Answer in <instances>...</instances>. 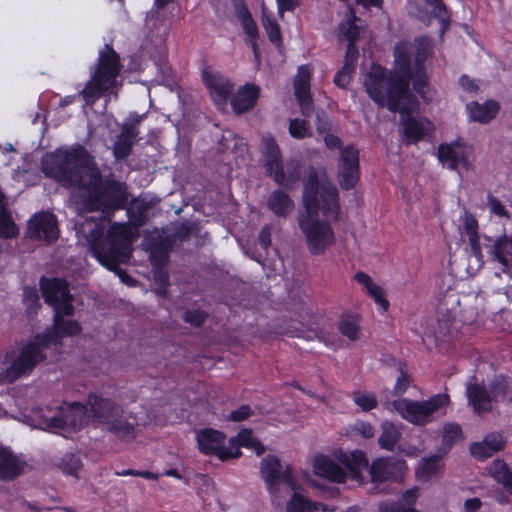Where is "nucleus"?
<instances>
[{
  "label": "nucleus",
  "mask_w": 512,
  "mask_h": 512,
  "mask_svg": "<svg viewBox=\"0 0 512 512\" xmlns=\"http://www.w3.org/2000/svg\"><path fill=\"white\" fill-rule=\"evenodd\" d=\"M279 171L281 177L278 180H274V182L284 189L293 190L302 175L301 161L296 158H291L286 162L285 166L282 161L279 163Z\"/></svg>",
  "instance_id": "nucleus-24"
},
{
  "label": "nucleus",
  "mask_w": 512,
  "mask_h": 512,
  "mask_svg": "<svg viewBox=\"0 0 512 512\" xmlns=\"http://www.w3.org/2000/svg\"><path fill=\"white\" fill-rule=\"evenodd\" d=\"M369 295L379 304L384 310L389 307V302L384 298V293L381 287L374 284L369 290Z\"/></svg>",
  "instance_id": "nucleus-56"
},
{
  "label": "nucleus",
  "mask_w": 512,
  "mask_h": 512,
  "mask_svg": "<svg viewBox=\"0 0 512 512\" xmlns=\"http://www.w3.org/2000/svg\"><path fill=\"white\" fill-rule=\"evenodd\" d=\"M18 234V228L14 223L10 212L7 210L5 195L0 191V236L13 238Z\"/></svg>",
  "instance_id": "nucleus-30"
},
{
  "label": "nucleus",
  "mask_w": 512,
  "mask_h": 512,
  "mask_svg": "<svg viewBox=\"0 0 512 512\" xmlns=\"http://www.w3.org/2000/svg\"><path fill=\"white\" fill-rule=\"evenodd\" d=\"M258 242L263 249H267L271 244V229L265 226L259 233Z\"/></svg>",
  "instance_id": "nucleus-62"
},
{
  "label": "nucleus",
  "mask_w": 512,
  "mask_h": 512,
  "mask_svg": "<svg viewBox=\"0 0 512 512\" xmlns=\"http://www.w3.org/2000/svg\"><path fill=\"white\" fill-rule=\"evenodd\" d=\"M491 476L512 494V472L506 462L496 459L489 467Z\"/></svg>",
  "instance_id": "nucleus-32"
},
{
  "label": "nucleus",
  "mask_w": 512,
  "mask_h": 512,
  "mask_svg": "<svg viewBox=\"0 0 512 512\" xmlns=\"http://www.w3.org/2000/svg\"><path fill=\"white\" fill-rule=\"evenodd\" d=\"M203 81L209 89L213 101L218 106L226 104L228 97L232 94L233 84L222 74L205 69L202 73Z\"/></svg>",
  "instance_id": "nucleus-16"
},
{
  "label": "nucleus",
  "mask_w": 512,
  "mask_h": 512,
  "mask_svg": "<svg viewBox=\"0 0 512 512\" xmlns=\"http://www.w3.org/2000/svg\"><path fill=\"white\" fill-rule=\"evenodd\" d=\"M493 261L502 265V271L508 272L512 269V237L504 235L485 246Z\"/></svg>",
  "instance_id": "nucleus-20"
},
{
  "label": "nucleus",
  "mask_w": 512,
  "mask_h": 512,
  "mask_svg": "<svg viewBox=\"0 0 512 512\" xmlns=\"http://www.w3.org/2000/svg\"><path fill=\"white\" fill-rule=\"evenodd\" d=\"M316 504L309 501L298 493H294L291 499L287 502V512H312L316 510Z\"/></svg>",
  "instance_id": "nucleus-37"
},
{
  "label": "nucleus",
  "mask_w": 512,
  "mask_h": 512,
  "mask_svg": "<svg viewBox=\"0 0 512 512\" xmlns=\"http://www.w3.org/2000/svg\"><path fill=\"white\" fill-rule=\"evenodd\" d=\"M41 171L64 188H77L81 195L77 201L80 213L97 211L98 219L86 217L76 223V232L89 245L102 265L119 275L124 283L134 280L119 265L131 257V231L126 224L114 223L104 236L103 221L128 202L126 186L113 179H102L101 172L88 151L78 146L70 150H56L41 160Z\"/></svg>",
  "instance_id": "nucleus-1"
},
{
  "label": "nucleus",
  "mask_w": 512,
  "mask_h": 512,
  "mask_svg": "<svg viewBox=\"0 0 512 512\" xmlns=\"http://www.w3.org/2000/svg\"><path fill=\"white\" fill-rule=\"evenodd\" d=\"M487 204L489 206L490 211L499 216L509 218V213L505 209L504 205L501 203L499 199L494 197L492 194H488L487 196Z\"/></svg>",
  "instance_id": "nucleus-53"
},
{
  "label": "nucleus",
  "mask_w": 512,
  "mask_h": 512,
  "mask_svg": "<svg viewBox=\"0 0 512 512\" xmlns=\"http://www.w3.org/2000/svg\"><path fill=\"white\" fill-rule=\"evenodd\" d=\"M453 319L447 317L445 319H438L434 328V335L436 340L446 342L452 335Z\"/></svg>",
  "instance_id": "nucleus-42"
},
{
  "label": "nucleus",
  "mask_w": 512,
  "mask_h": 512,
  "mask_svg": "<svg viewBox=\"0 0 512 512\" xmlns=\"http://www.w3.org/2000/svg\"><path fill=\"white\" fill-rule=\"evenodd\" d=\"M23 301L27 306L28 314H35L40 307L38 290L34 287H25L23 290Z\"/></svg>",
  "instance_id": "nucleus-44"
},
{
  "label": "nucleus",
  "mask_w": 512,
  "mask_h": 512,
  "mask_svg": "<svg viewBox=\"0 0 512 512\" xmlns=\"http://www.w3.org/2000/svg\"><path fill=\"white\" fill-rule=\"evenodd\" d=\"M466 109L469 113V117L473 121L480 123H488L491 121L499 110V105L495 101H486L483 104H479L474 101L467 104Z\"/></svg>",
  "instance_id": "nucleus-27"
},
{
  "label": "nucleus",
  "mask_w": 512,
  "mask_h": 512,
  "mask_svg": "<svg viewBox=\"0 0 512 512\" xmlns=\"http://www.w3.org/2000/svg\"><path fill=\"white\" fill-rule=\"evenodd\" d=\"M261 475L270 493L278 492V485L283 483L292 490L296 489L292 476V468L287 465L283 470L280 460L274 455H268L261 461Z\"/></svg>",
  "instance_id": "nucleus-13"
},
{
  "label": "nucleus",
  "mask_w": 512,
  "mask_h": 512,
  "mask_svg": "<svg viewBox=\"0 0 512 512\" xmlns=\"http://www.w3.org/2000/svg\"><path fill=\"white\" fill-rule=\"evenodd\" d=\"M238 439L240 445L254 448L258 456L265 452V447L252 436L251 431L243 430L239 433Z\"/></svg>",
  "instance_id": "nucleus-45"
},
{
  "label": "nucleus",
  "mask_w": 512,
  "mask_h": 512,
  "mask_svg": "<svg viewBox=\"0 0 512 512\" xmlns=\"http://www.w3.org/2000/svg\"><path fill=\"white\" fill-rule=\"evenodd\" d=\"M418 496H419V489L414 487V488L406 490L402 494L401 500L399 502H401L403 505L413 507Z\"/></svg>",
  "instance_id": "nucleus-59"
},
{
  "label": "nucleus",
  "mask_w": 512,
  "mask_h": 512,
  "mask_svg": "<svg viewBox=\"0 0 512 512\" xmlns=\"http://www.w3.org/2000/svg\"><path fill=\"white\" fill-rule=\"evenodd\" d=\"M40 288L45 302L54 308V312L59 308L64 310L65 315L74 314L73 296L69 292L66 280L42 277Z\"/></svg>",
  "instance_id": "nucleus-12"
},
{
  "label": "nucleus",
  "mask_w": 512,
  "mask_h": 512,
  "mask_svg": "<svg viewBox=\"0 0 512 512\" xmlns=\"http://www.w3.org/2000/svg\"><path fill=\"white\" fill-rule=\"evenodd\" d=\"M58 233L56 218L49 212L35 214L28 222L27 235L30 239L52 243L58 239Z\"/></svg>",
  "instance_id": "nucleus-14"
},
{
  "label": "nucleus",
  "mask_w": 512,
  "mask_h": 512,
  "mask_svg": "<svg viewBox=\"0 0 512 512\" xmlns=\"http://www.w3.org/2000/svg\"><path fill=\"white\" fill-rule=\"evenodd\" d=\"M58 420L54 422L59 424L61 430L72 429L80 430L87 425L90 420L88 416L87 403L72 402L70 404L57 407Z\"/></svg>",
  "instance_id": "nucleus-15"
},
{
  "label": "nucleus",
  "mask_w": 512,
  "mask_h": 512,
  "mask_svg": "<svg viewBox=\"0 0 512 512\" xmlns=\"http://www.w3.org/2000/svg\"><path fill=\"white\" fill-rule=\"evenodd\" d=\"M278 5V13L283 17L285 11H293L299 6L298 0H276Z\"/></svg>",
  "instance_id": "nucleus-61"
},
{
  "label": "nucleus",
  "mask_w": 512,
  "mask_h": 512,
  "mask_svg": "<svg viewBox=\"0 0 512 512\" xmlns=\"http://www.w3.org/2000/svg\"><path fill=\"white\" fill-rule=\"evenodd\" d=\"M174 241L170 237H159L150 242V258L155 266H164Z\"/></svg>",
  "instance_id": "nucleus-28"
},
{
  "label": "nucleus",
  "mask_w": 512,
  "mask_h": 512,
  "mask_svg": "<svg viewBox=\"0 0 512 512\" xmlns=\"http://www.w3.org/2000/svg\"><path fill=\"white\" fill-rule=\"evenodd\" d=\"M86 402L90 422L121 441L131 442L136 438V425L129 421L122 404L102 392H90Z\"/></svg>",
  "instance_id": "nucleus-5"
},
{
  "label": "nucleus",
  "mask_w": 512,
  "mask_h": 512,
  "mask_svg": "<svg viewBox=\"0 0 512 512\" xmlns=\"http://www.w3.org/2000/svg\"><path fill=\"white\" fill-rule=\"evenodd\" d=\"M356 18L353 17L343 21L340 26V35L344 37L348 43H355L358 39L360 28L355 23Z\"/></svg>",
  "instance_id": "nucleus-39"
},
{
  "label": "nucleus",
  "mask_w": 512,
  "mask_h": 512,
  "mask_svg": "<svg viewBox=\"0 0 512 512\" xmlns=\"http://www.w3.org/2000/svg\"><path fill=\"white\" fill-rule=\"evenodd\" d=\"M400 435L401 433L394 424L385 422L382 424V433L378 439V443L381 448L391 451L397 444Z\"/></svg>",
  "instance_id": "nucleus-34"
},
{
  "label": "nucleus",
  "mask_w": 512,
  "mask_h": 512,
  "mask_svg": "<svg viewBox=\"0 0 512 512\" xmlns=\"http://www.w3.org/2000/svg\"><path fill=\"white\" fill-rule=\"evenodd\" d=\"M464 232L468 236L469 244L471 247V253L477 259V261H483V255L481 252V246L478 235V223L472 216H466L464 221Z\"/></svg>",
  "instance_id": "nucleus-31"
},
{
  "label": "nucleus",
  "mask_w": 512,
  "mask_h": 512,
  "mask_svg": "<svg viewBox=\"0 0 512 512\" xmlns=\"http://www.w3.org/2000/svg\"><path fill=\"white\" fill-rule=\"evenodd\" d=\"M207 314L200 309L186 310L183 313V320L191 325L200 326L206 319Z\"/></svg>",
  "instance_id": "nucleus-50"
},
{
  "label": "nucleus",
  "mask_w": 512,
  "mask_h": 512,
  "mask_svg": "<svg viewBox=\"0 0 512 512\" xmlns=\"http://www.w3.org/2000/svg\"><path fill=\"white\" fill-rule=\"evenodd\" d=\"M409 385L410 376L406 373V371H404L403 365L401 364L399 366V375L393 388V394L397 396L404 394Z\"/></svg>",
  "instance_id": "nucleus-48"
},
{
  "label": "nucleus",
  "mask_w": 512,
  "mask_h": 512,
  "mask_svg": "<svg viewBox=\"0 0 512 512\" xmlns=\"http://www.w3.org/2000/svg\"><path fill=\"white\" fill-rule=\"evenodd\" d=\"M64 316L66 315L64 314L63 309L58 308L57 311L54 312V333H51L54 338L50 341V344L56 343L58 338L73 336L80 333L81 327L79 323L75 320H66L64 319ZM48 334H50V332Z\"/></svg>",
  "instance_id": "nucleus-26"
},
{
  "label": "nucleus",
  "mask_w": 512,
  "mask_h": 512,
  "mask_svg": "<svg viewBox=\"0 0 512 512\" xmlns=\"http://www.w3.org/2000/svg\"><path fill=\"white\" fill-rule=\"evenodd\" d=\"M51 334H37L31 341L25 344L11 360V364L3 372V379L13 382L31 371L45 359L43 351L48 348L53 340Z\"/></svg>",
  "instance_id": "nucleus-8"
},
{
  "label": "nucleus",
  "mask_w": 512,
  "mask_h": 512,
  "mask_svg": "<svg viewBox=\"0 0 512 512\" xmlns=\"http://www.w3.org/2000/svg\"><path fill=\"white\" fill-rule=\"evenodd\" d=\"M31 419L34 422V426L42 430L56 431L59 428V424L54 422V420H58L57 408H39L33 410Z\"/></svg>",
  "instance_id": "nucleus-29"
},
{
  "label": "nucleus",
  "mask_w": 512,
  "mask_h": 512,
  "mask_svg": "<svg viewBox=\"0 0 512 512\" xmlns=\"http://www.w3.org/2000/svg\"><path fill=\"white\" fill-rule=\"evenodd\" d=\"M358 48L355 43H348L346 54L344 57V65H349V67H352L355 69V64L358 59Z\"/></svg>",
  "instance_id": "nucleus-58"
},
{
  "label": "nucleus",
  "mask_w": 512,
  "mask_h": 512,
  "mask_svg": "<svg viewBox=\"0 0 512 512\" xmlns=\"http://www.w3.org/2000/svg\"><path fill=\"white\" fill-rule=\"evenodd\" d=\"M433 8L434 16L441 22L442 31L448 28L450 17L443 0H425Z\"/></svg>",
  "instance_id": "nucleus-40"
},
{
  "label": "nucleus",
  "mask_w": 512,
  "mask_h": 512,
  "mask_svg": "<svg viewBox=\"0 0 512 512\" xmlns=\"http://www.w3.org/2000/svg\"><path fill=\"white\" fill-rule=\"evenodd\" d=\"M506 440L500 433L488 434L482 442L473 443L470 446L472 456L484 460L505 447Z\"/></svg>",
  "instance_id": "nucleus-21"
},
{
  "label": "nucleus",
  "mask_w": 512,
  "mask_h": 512,
  "mask_svg": "<svg viewBox=\"0 0 512 512\" xmlns=\"http://www.w3.org/2000/svg\"><path fill=\"white\" fill-rule=\"evenodd\" d=\"M197 232V225L194 223H183L181 224L176 232L174 233V236L179 241L183 242L186 241L188 238H190L191 235L196 234Z\"/></svg>",
  "instance_id": "nucleus-52"
},
{
  "label": "nucleus",
  "mask_w": 512,
  "mask_h": 512,
  "mask_svg": "<svg viewBox=\"0 0 512 512\" xmlns=\"http://www.w3.org/2000/svg\"><path fill=\"white\" fill-rule=\"evenodd\" d=\"M379 511L381 512H417L414 507L403 505L401 502L380 503Z\"/></svg>",
  "instance_id": "nucleus-54"
},
{
  "label": "nucleus",
  "mask_w": 512,
  "mask_h": 512,
  "mask_svg": "<svg viewBox=\"0 0 512 512\" xmlns=\"http://www.w3.org/2000/svg\"><path fill=\"white\" fill-rule=\"evenodd\" d=\"M353 399L363 411H370L377 406V399L373 393L355 392Z\"/></svg>",
  "instance_id": "nucleus-46"
},
{
  "label": "nucleus",
  "mask_w": 512,
  "mask_h": 512,
  "mask_svg": "<svg viewBox=\"0 0 512 512\" xmlns=\"http://www.w3.org/2000/svg\"><path fill=\"white\" fill-rule=\"evenodd\" d=\"M338 460L347 471L326 456H318L314 461L315 473L333 482H344L348 473L352 479H361L360 470L368 469L373 483L398 481L407 469L403 459L388 457L373 461L369 467L366 455L361 450H354L349 454L341 452Z\"/></svg>",
  "instance_id": "nucleus-4"
},
{
  "label": "nucleus",
  "mask_w": 512,
  "mask_h": 512,
  "mask_svg": "<svg viewBox=\"0 0 512 512\" xmlns=\"http://www.w3.org/2000/svg\"><path fill=\"white\" fill-rule=\"evenodd\" d=\"M415 66L417 70L422 69L423 63L432 53V41L430 38L421 36L414 41Z\"/></svg>",
  "instance_id": "nucleus-35"
},
{
  "label": "nucleus",
  "mask_w": 512,
  "mask_h": 512,
  "mask_svg": "<svg viewBox=\"0 0 512 512\" xmlns=\"http://www.w3.org/2000/svg\"><path fill=\"white\" fill-rule=\"evenodd\" d=\"M449 400L447 394H437L421 402L402 398L392 402H385L384 404L387 408L391 406L410 423L425 425L432 421L434 413L445 409Z\"/></svg>",
  "instance_id": "nucleus-9"
},
{
  "label": "nucleus",
  "mask_w": 512,
  "mask_h": 512,
  "mask_svg": "<svg viewBox=\"0 0 512 512\" xmlns=\"http://www.w3.org/2000/svg\"><path fill=\"white\" fill-rule=\"evenodd\" d=\"M259 96V87L253 84H248L235 93L231 98V105L233 110L238 113H244L252 109Z\"/></svg>",
  "instance_id": "nucleus-25"
},
{
  "label": "nucleus",
  "mask_w": 512,
  "mask_h": 512,
  "mask_svg": "<svg viewBox=\"0 0 512 512\" xmlns=\"http://www.w3.org/2000/svg\"><path fill=\"white\" fill-rule=\"evenodd\" d=\"M253 414L252 409L249 405H242L236 410H233L230 415L229 419L234 422H240L248 417H250Z\"/></svg>",
  "instance_id": "nucleus-57"
},
{
  "label": "nucleus",
  "mask_w": 512,
  "mask_h": 512,
  "mask_svg": "<svg viewBox=\"0 0 512 512\" xmlns=\"http://www.w3.org/2000/svg\"><path fill=\"white\" fill-rule=\"evenodd\" d=\"M297 102L300 106V110H301V113L303 116L309 117L313 114L314 106H313L312 98L298 100Z\"/></svg>",
  "instance_id": "nucleus-63"
},
{
  "label": "nucleus",
  "mask_w": 512,
  "mask_h": 512,
  "mask_svg": "<svg viewBox=\"0 0 512 512\" xmlns=\"http://www.w3.org/2000/svg\"><path fill=\"white\" fill-rule=\"evenodd\" d=\"M120 69L119 55L109 44H106L104 49L99 52L98 62L90 80L79 94L85 100L86 105H93L106 92L112 93Z\"/></svg>",
  "instance_id": "nucleus-6"
},
{
  "label": "nucleus",
  "mask_w": 512,
  "mask_h": 512,
  "mask_svg": "<svg viewBox=\"0 0 512 512\" xmlns=\"http://www.w3.org/2000/svg\"><path fill=\"white\" fill-rule=\"evenodd\" d=\"M332 123L327 116V114L323 111L316 112V129L320 134H326L331 130Z\"/></svg>",
  "instance_id": "nucleus-55"
},
{
  "label": "nucleus",
  "mask_w": 512,
  "mask_h": 512,
  "mask_svg": "<svg viewBox=\"0 0 512 512\" xmlns=\"http://www.w3.org/2000/svg\"><path fill=\"white\" fill-rule=\"evenodd\" d=\"M354 68L349 65H343L340 71H338L334 77V83L340 88H347L350 83Z\"/></svg>",
  "instance_id": "nucleus-49"
},
{
  "label": "nucleus",
  "mask_w": 512,
  "mask_h": 512,
  "mask_svg": "<svg viewBox=\"0 0 512 512\" xmlns=\"http://www.w3.org/2000/svg\"><path fill=\"white\" fill-rule=\"evenodd\" d=\"M268 209L278 218H287L294 210L295 203L282 189L274 190L267 198Z\"/></svg>",
  "instance_id": "nucleus-23"
},
{
  "label": "nucleus",
  "mask_w": 512,
  "mask_h": 512,
  "mask_svg": "<svg viewBox=\"0 0 512 512\" xmlns=\"http://www.w3.org/2000/svg\"><path fill=\"white\" fill-rule=\"evenodd\" d=\"M56 466L63 473L77 477L78 471L82 468V462L79 456H77L76 454L66 453L56 463Z\"/></svg>",
  "instance_id": "nucleus-36"
},
{
  "label": "nucleus",
  "mask_w": 512,
  "mask_h": 512,
  "mask_svg": "<svg viewBox=\"0 0 512 512\" xmlns=\"http://www.w3.org/2000/svg\"><path fill=\"white\" fill-rule=\"evenodd\" d=\"M339 330L340 332L348 337L351 340L357 339L358 334V326L357 324L350 318L343 319L339 323Z\"/></svg>",
  "instance_id": "nucleus-51"
},
{
  "label": "nucleus",
  "mask_w": 512,
  "mask_h": 512,
  "mask_svg": "<svg viewBox=\"0 0 512 512\" xmlns=\"http://www.w3.org/2000/svg\"><path fill=\"white\" fill-rule=\"evenodd\" d=\"M241 25H242L245 33L249 37H251V38H256L257 37V34H258L257 25H256V23L254 22V20L252 18H250L249 20H246Z\"/></svg>",
  "instance_id": "nucleus-64"
},
{
  "label": "nucleus",
  "mask_w": 512,
  "mask_h": 512,
  "mask_svg": "<svg viewBox=\"0 0 512 512\" xmlns=\"http://www.w3.org/2000/svg\"><path fill=\"white\" fill-rule=\"evenodd\" d=\"M463 439L460 425L448 423L443 427V442L451 447Z\"/></svg>",
  "instance_id": "nucleus-43"
},
{
  "label": "nucleus",
  "mask_w": 512,
  "mask_h": 512,
  "mask_svg": "<svg viewBox=\"0 0 512 512\" xmlns=\"http://www.w3.org/2000/svg\"><path fill=\"white\" fill-rule=\"evenodd\" d=\"M262 25L268 35L269 40L276 46L280 47L282 44V38L278 23L265 12H263Z\"/></svg>",
  "instance_id": "nucleus-38"
},
{
  "label": "nucleus",
  "mask_w": 512,
  "mask_h": 512,
  "mask_svg": "<svg viewBox=\"0 0 512 512\" xmlns=\"http://www.w3.org/2000/svg\"><path fill=\"white\" fill-rule=\"evenodd\" d=\"M324 142L329 149H340V159L338 165V177L340 186L344 190H350L354 188L359 179L358 150L354 146L342 148L340 138L329 133H326Z\"/></svg>",
  "instance_id": "nucleus-10"
},
{
  "label": "nucleus",
  "mask_w": 512,
  "mask_h": 512,
  "mask_svg": "<svg viewBox=\"0 0 512 512\" xmlns=\"http://www.w3.org/2000/svg\"><path fill=\"white\" fill-rule=\"evenodd\" d=\"M261 150L264 157L263 167L268 177L278 180L281 177L279 163L282 162L281 150L271 135H264L261 141Z\"/></svg>",
  "instance_id": "nucleus-17"
},
{
  "label": "nucleus",
  "mask_w": 512,
  "mask_h": 512,
  "mask_svg": "<svg viewBox=\"0 0 512 512\" xmlns=\"http://www.w3.org/2000/svg\"><path fill=\"white\" fill-rule=\"evenodd\" d=\"M354 431L362 435L364 438H372L374 436V428L367 422H357L354 425Z\"/></svg>",
  "instance_id": "nucleus-60"
},
{
  "label": "nucleus",
  "mask_w": 512,
  "mask_h": 512,
  "mask_svg": "<svg viewBox=\"0 0 512 512\" xmlns=\"http://www.w3.org/2000/svg\"><path fill=\"white\" fill-rule=\"evenodd\" d=\"M468 402L478 414L489 412L493 403L512 402V383L504 375H497L487 386L469 383L466 388Z\"/></svg>",
  "instance_id": "nucleus-7"
},
{
  "label": "nucleus",
  "mask_w": 512,
  "mask_h": 512,
  "mask_svg": "<svg viewBox=\"0 0 512 512\" xmlns=\"http://www.w3.org/2000/svg\"><path fill=\"white\" fill-rule=\"evenodd\" d=\"M139 134L138 128L133 123H124L120 134L116 137L113 144V156L117 161L126 159L137 141Z\"/></svg>",
  "instance_id": "nucleus-19"
},
{
  "label": "nucleus",
  "mask_w": 512,
  "mask_h": 512,
  "mask_svg": "<svg viewBox=\"0 0 512 512\" xmlns=\"http://www.w3.org/2000/svg\"><path fill=\"white\" fill-rule=\"evenodd\" d=\"M395 57L399 73L387 77L385 69L373 65L364 78V85L370 98L381 107H387L391 112L400 113V123L403 127V137L407 144L422 140L430 129V122L417 119L410 113L409 84L413 73L410 55L395 49Z\"/></svg>",
  "instance_id": "nucleus-2"
},
{
  "label": "nucleus",
  "mask_w": 512,
  "mask_h": 512,
  "mask_svg": "<svg viewBox=\"0 0 512 512\" xmlns=\"http://www.w3.org/2000/svg\"><path fill=\"white\" fill-rule=\"evenodd\" d=\"M197 443L199 450L207 455L214 454L220 460L238 458L241 455L240 448L234 445L231 440L232 447L224 445L225 435L215 429L205 428L197 432Z\"/></svg>",
  "instance_id": "nucleus-11"
},
{
  "label": "nucleus",
  "mask_w": 512,
  "mask_h": 512,
  "mask_svg": "<svg viewBox=\"0 0 512 512\" xmlns=\"http://www.w3.org/2000/svg\"><path fill=\"white\" fill-rule=\"evenodd\" d=\"M296 100L311 98L310 94V72L307 66H300L294 80Z\"/></svg>",
  "instance_id": "nucleus-33"
},
{
  "label": "nucleus",
  "mask_w": 512,
  "mask_h": 512,
  "mask_svg": "<svg viewBox=\"0 0 512 512\" xmlns=\"http://www.w3.org/2000/svg\"><path fill=\"white\" fill-rule=\"evenodd\" d=\"M25 463L10 450L0 449V480L9 482L19 477L24 471Z\"/></svg>",
  "instance_id": "nucleus-22"
},
{
  "label": "nucleus",
  "mask_w": 512,
  "mask_h": 512,
  "mask_svg": "<svg viewBox=\"0 0 512 512\" xmlns=\"http://www.w3.org/2000/svg\"><path fill=\"white\" fill-rule=\"evenodd\" d=\"M440 468L441 459L438 456H432L430 458L424 459L421 465L422 473L428 478L438 473Z\"/></svg>",
  "instance_id": "nucleus-47"
},
{
  "label": "nucleus",
  "mask_w": 512,
  "mask_h": 512,
  "mask_svg": "<svg viewBox=\"0 0 512 512\" xmlns=\"http://www.w3.org/2000/svg\"><path fill=\"white\" fill-rule=\"evenodd\" d=\"M437 156L439 161L446 164L451 170L457 169L459 165H462L467 170L471 167L464 147L458 143L440 144Z\"/></svg>",
  "instance_id": "nucleus-18"
},
{
  "label": "nucleus",
  "mask_w": 512,
  "mask_h": 512,
  "mask_svg": "<svg viewBox=\"0 0 512 512\" xmlns=\"http://www.w3.org/2000/svg\"><path fill=\"white\" fill-rule=\"evenodd\" d=\"M302 205L298 225L305 235L309 251L322 254L334 241V232L327 220L319 219L321 210L326 218L337 220L340 212L338 190L326 174L309 166L303 178Z\"/></svg>",
  "instance_id": "nucleus-3"
},
{
  "label": "nucleus",
  "mask_w": 512,
  "mask_h": 512,
  "mask_svg": "<svg viewBox=\"0 0 512 512\" xmlns=\"http://www.w3.org/2000/svg\"><path fill=\"white\" fill-rule=\"evenodd\" d=\"M289 133L293 138L304 139L310 136V127L304 119H290L289 121Z\"/></svg>",
  "instance_id": "nucleus-41"
}]
</instances>
